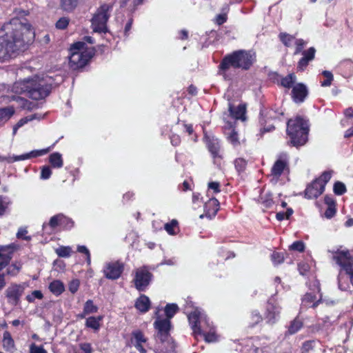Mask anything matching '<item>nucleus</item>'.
<instances>
[{
	"mask_svg": "<svg viewBox=\"0 0 353 353\" xmlns=\"http://www.w3.org/2000/svg\"><path fill=\"white\" fill-rule=\"evenodd\" d=\"M0 31V62L15 57L34 39L32 26L26 19L14 17L4 23Z\"/></svg>",
	"mask_w": 353,
	"mask_h": 353,
	"instance_id": "1",
	"label": "nucleus"
},
{
	"mask_svg": "<svg viewBox=\"0 0 353 353\" xmlns=\"http://www.w3.org/2000/svg\"><path fill=\"white\" fill-rule=\"evenodd\" d=\"M256 62V54L252 50H237L226 54L218 66V73L225 75L230 68L248 71Z\"/></svg>",
	"mask_w": 353,
	"mask_h": 353,
	"instance_id": "2",
	"label": "nucleus"
},
{
	"mask_svg": "<svg viewBox=\"0 0 353 353\" xmlns=\"http://www.w3.org/2000/svg\"><path fill=\"white\" fill-rule=\"evenodd\" d=\"M286 125V135L289 138L287 142L288 146L298 148L307 142L310 131L307 119L297 115L288 119Z\"/></svg>",
	"mask_w": 353,
	"mask_h": 353,
	"instance_id": "3",
	"label": "nucleus"
},
{
	"mask_svg": "<svg viewBox=\"0 0 353 353\" xmlns=\"http://www.w3.org/2000/svg\"><path fill=\"white\" fill-rule=\"evenodd\" d=\"M21 92L27 93V96L33 100H41L47 97L51 92L52 84L46 83L43 79H27L20 83Z\"/></svg>",
	"mask_w": 353,
	"mask_h": 353,
	"instance_id": "4",
	"label": "nucleus"
},
{
	"mask_svg": "<svg viewBox=\"0 0 353 353\" xmlns=\"http://www.w3.org/2000/svg\"><path fill=\"white\" fill-rule=\"evenodd\" d=\"M284 117V110L282 107L274 105L270 108L261 110L259 113L260 133L272 132L275 130L273 124L266 125L270 121H281Z\"/></svg>",
	"mask_w": 353,
	"mask_h": 353,
	"instance_id": "5",
	"label": "nucleus"
},
{
	"mask_svg": "<svg viewBox=\"0 0 353 353\" xmlns=\"http://www.w3.org/2000/svg\"><path fill=\"white\" fill-rule=\"evenodd\" d=\"M114 3H104L94 13L91 19V27L94 32L105 33L108 31L107 23L111 16Z\"/></svg>",
	"mask_w": 353,
	"mask_h": 353,
	"instance_id": "6",
	"label": "nucleus"
},
{
	"mask_svg": "<svg viewBox=\"0 0 353 353\" xmlns=\"http://www.w3.org/2000/svg\"><path fill=\"white\" fill-rule=\"evenodd\" d=\"M332 171H324L318 178L308 184L304 191L305 197L308 199H316L325 191L327 183L331 179Z\"/></svg>",
	"mask_w": 353,
	"mask_h": 353,
	"instance_id": "7",
	"label": "nucleus"
},
{
	"mask_svg": "<svg viewBox=\"0 0 353 353\" xmlns=\"http://www.w3.org/2000/svg\"><path fill=\"white\" fill-rule=\"evenodd\" d=\"M153 278L150 267L143 265L134 270L132 282L139 292H144L152 283Z\"/></svg>",
	"mask_w": 353,
	"mask_h": 353,
	"instance_id": "8",
	"label": "nucleus"
},
{
	"mask_svg": "<svg viewBox=\"0 0 353 353\" xmlns=\"http://www.w3.org/2000/svg\"><path fill=\"white\" fill-rule=\"evenodd\" d=\"M18 248L19 245L15 243L0 245V291L3 290L6 285L5 274L2 273L1 271L10 263L14 252Z\"/></svg>",
	"mask_w": 353,
	"mask_h": 353,
	"instance_id": "9",
	"label": "nucleus"
},
{
	"mask_svg": "<svg viewBox=\"0 0 353 353\" xmlns=\"http://www.w3.org/2000/svg\"><path fill=\"white\" fill-rule=\"evenodd\" d=\"M285 172H290V157L287 152H281L274 161L270 174L274 179H279Z\"/></svg>",
	"mask_w": 353,
	"mask_h": 353,
	"instance_id": "10",
	"label": "nucleus"
},
{
	"mask_svg": "<svg viewBox=\"0 0 353 353\" xmlns=\"http://www.w3.org/2000/svg\"><path fill=\"white\" fill-rule=\"evenodd\" d=\"M203 140L206 148L213 159L214 163H216L217 161H222L223 159V155L222 154L220 139L214 136L205 134Z\"/></svg>",
	"mask_w": 353,
	"mask_h": 353,
	"instance_id": "11",
	"label": "nucleus"
},
{
	"mask_svg": "<svg viewBox=\"0 0 353 353\" xmlns=\"http://www.w3.org/2000/svg\"><path fill=\"white\" fill-rule=\"evenodd\" d=\"M25 287L23 284L12 283L5 290L4 294L8 304L12 306L18 305L21 302Z\"/></svg>",
	"mask_w": 353,
	"mask_h": 353,
	"instance_id": "12",
	"label": "nucleus"
},
{
	"mask_svg": "<svg viewBox=\"0 0 353 353\" xmlns=\"http://www.w3.org/2000/svg\"><path fill=\"white\" fill-rule=\"evenodd\" d=\"M187 317L189 325L192 330V334L195 338L199 336V334L202 333L201 322L207 321L206 318L203 319L201 312L199 308H194V310L187 312Z\"/></svg>",
	"mask_w": 353,
	"mask_h": 353,
	"instance_id": "13",
	"label": "nucleus"
},
{
	"mask_svg": "<svg viewBox=\"0 0 353 353\" xmlns=\"http://www.w3.org/2000/svg\"><path fill=\"white\" fill-rule=\"evenodd\" d=\"M154 327L157 330L156 337L161 343H164L171 336L170 332L172 329V323L169 319H157L154 322Z\"/></svg>",
	"mask_w": 353,
	"mask_h": 353,
	"instance_id": "14",
	"label": "nucleus"
},
{
	"mask_svg": "<svg viewBox=\"0 0 353 353\" xmlns=\"http://www.w3.org/2000/svg\"><path fill=\"white\" fill-rule=\"evenodd\" d=\"M92 58L86 52H72L69 57V66L73 70L83 68Z\"/></svg>",
	"mask_w": 353,
	"mask_h": 353,
	"instance_id": "15",
	"label": "nucleus"
},
{
	"mask_svg": "<svg viewBox=\"0 0 353 353\" xmlns=\"http://www.w3.org/2000/svg\"><path fill=\"white\" fill-rule=\"evenodd\" d=\"M124 263L120 261L108 263L103 269L104 276L110 280L118 279L124 271Z\"/></svg>",
	"mask_w": 353,
	"mask_h": 353,
	"instance_id": "16",
	"label": "nucleus"
},
{
	"mask_svg": "<svg viewBox=\"0 0 353 353\" xmlns=\"http://www.w3.org/2000/svg\"><path fill=\"white\" fill-rule=\"evenodd\" d=\"M281 307L273 299H270L265 313V319L267 323L274 324L279 316Z\"/></svg>",
	"mask_w": 353,
	"mask_h": 353,
	"instance_id": "17",
	"label": "nucleus"
},
{
	"mask_svg": "<svg viewBox=\"0 0 353 353\" xmlns=\"http://www.w3.org/2000/svg\"><path fill=\"white\" fill-rule=\"evenodd\" d=\"M316 52V50L314 47H310L301 53L302 57L299 60L296 65L298 72H303L307 69L310 63L314 60Z\"/></svg>",
	"mask_w": 353,
	"mask_h": 353,
	"instance_id": "18",
	"label": "nucleus"
},
{
	"mask_svg": "<svg viewBox=\"0 0 353 353\" xmlns=\"http://www.w3.org/2000/svg\"><path fill=\"white\" fill-rule=\"evenodd\" d=\"M309 91L307 86L303 83H296L292 88L291 97L296 103H303L308 96Z\"/></svg>",
	"mask_w": 353,
	"mask_h": 353,
	"instance_id": "19",
	"label": "nucleus"
},
{
	"mask_svg": "<svg viewBox=\"0 0 353 353\" xmlns=\"http://www.w3.org/2000/svg\"><path fill=\"white\" fill-rule=\"evenodd\" d=\"M220 208L219 201L214 197L210 199L204 204L205 216L209 219L214 218Z\"/></svg>",
	"mask_w": 353,
	"mask_h": 353,
	"instance_id": "20",
	"label": "nucleus"
},
{
	"mask_svg": "<svg viewBox=\"0 0 353 353\" xmlns=\"http://www.w3.org/2000/svg\"><path fill=\"white\" fill-rule=\"evenodd\" d=\"M228 111L230 116L236 120L245 119L246 106L245 104H239L238 106H235L231 102L228 103Z\"/></svg>",
	"mask_w": 353,
	"mask_h": 353,
	"instance_id": "21",
	"label": "nucleus"
},
{
	"mask_svg": "<svg viewBox=\"0 0 353 353\" xmlns=\"http://www.w3.org/2000/svg\"><path fill=\"white\" fill-rule=\"evenodd\" d=\"M207 328L202 327V333L199 336H203L206 343H214L218 341V335L216 333L214 326L210 325L208 321H205Z\"/></svg>",
	"mask_w": 353,
	"mask_h": 353,
	"instance_id": "22",
	"label": "nucleus"
},
{
	"mask_svg": "<svg viewBox=\"0 0 353 353\" xmlns=\"http://www.w3.org/2000/svg\"><path fill=\"white\" fill-rule=\"evenodd\" d=\"M135 308L141 313L148 312L151 307V302L149 297L141 294L136 300L134 303Z\"/></svg>",
	"mask_w": 353,
	"mask_h": 353,
	"instance_id": "23",
	"label": "nucleus"
},
{
	"mask_svg": "<svg viewBox=\"0 0 353 353\" xmlns=\"http://www.w3.org/2000/svg\"><path fill=\"white\" fill-rule=\"evenodd\" d=\"M49 152V148L40 150H32L29 153H26L24 154L15 156L12 159V161H9L8 162H14V161H23L26 159H31V158H35L41 155H43Z\"/></svg>",
	"mask_w": 353,
	"mask_h": 353,
	"instance_id": "24",
	"label": "nucleus"
},
{
	"mask_svg": "<svg viewBox=\"0 0 353 353\" xmlns=\"http://www.w3.org/2000/svg\"><path fill=\"white\" fill-rule=\"evenodd\" d=\"M321 302V297L317 300L314 293H306L302 299V303L307 307H316Z\"/></svg>",
	"mask_w": 353,
	"mask_h": 353,
	"instance_id": "25",
	"label": "nucleus"
},
{
	"mask_svg": "<svg viewBox=\"0 0 353 353\" xmlns=\"http://www.w3.org/2000/svg\"><path fill=\"white\" fill-rule=\"evenodd\" d=\"M98 311V307L95 305L92 300H88L84 304L83 312L77 315V318L83 319L86 315L96 313Z\"/></svg>",
	"mask_w": 353,
	"mask_h": 353,
	"instance_id": "26",
	"label": "nucleus"
},
{
	"mask_svg": "<svg viewBox=\"0 0 353 353\" xmlns=\"http://www.w3.org/2000/svg\"><path fill=\"white\" fill-rule=\"evenodd\" d=\"M3 347L6 351L12 352L15 350L14 341L11 334L8 331H5L3 334Z\"/></svg>",
	"mask_w": 353,
	"mask_h": 353,
	"instance_id": "27",
	"label": "nucleus"
},
{
	"mask_svg": "<svg viewBox=\"0 0 353 353\" xmlns=\"http://www.w3.org/2000/svg\"><path fill=\"white\" fill-rule=\"evenodd\" d=\"M102 316H90L86 319L85 325L88 328L92 329L94 332H97L100 329V323L102 321Z\"/></svg>",
	"mask_w": 353,
	"mask_h": 353,
	"instance_id": "28",
	"label": "nucleus"
},
{
	"mask_svg": "<svg viewBox=\"0 0 353 353\" xmlns=\"http://www.w3.org/2000/svg\"><path fill=\"white\" fill-rule=\"evenodd\" d=\"M14 114V108L8 106L0 108V126L4 125Z\"/></svg>",
	"mask_w": 353,
	"mask_h": 353,
	"instance_id": "29",
	"label": "nucleus"
},
{
	"mask_svg": "<svg viewBox=\"0 0 353 353\" xmlns=\"http://www.w3.org/2000/svg\"><path fill=\"white\" fill-rule=\"evenodd\" d=\"M145 0H119V4L121 8H125L128 6V10L133 12H134L138 6L142 5Z\"/></svg>",
	"mask_w": 353,
	"mask_h": 353,
	"instance_id": "30",
	"label": "nucleus"
},
{
	"mask_svg": "<svg viewBox=\"0 0 353 353\" xmlns=\"http://www.w3.org/2000/svg\"><path fill=\"white\" fill-rule=\"evenodd\" d=\"M6 268V272L4 273L5 276H16L20 272L22 268V264L21 262L15 261L11 264L9 263Z\"/></svg>",
	"mask_w": 353,
	"mask_h": 353,
	"instance_id": "31",
	"label": "nucleus"
},
{
	"mask_svg": "<svg viewBox=\"0 0 353 353\" xmlns=\"http://www.w3.org/2000/svg\"><path fill=\"white\" fill-rule=\"evenodd\" d=\"M49 290L55 296H59L64 292L65 287L61 281L54 280L50 283Z\"/></svg>",
	"mask_w": 353,
	"mask_h": 353,
	"instance_id": "32",
	"label": "nucleus"
},
{
	"mask_svg": "<svg viewBox=\"0 0 353 353\" xmlns=\"http://www.w3.org/2000/svg\"><path fill=\"white\" fill-rule=\"evenodd\" d=\"M79 0H60L61 8L67 12H73L78 6Z\"/></svg>",
	"mask_w": 353,
	"mask_h": 353,
	"instance_id": "33",
	"label": "nucleus"
},
{
	"mask_svg": "<svg viewBox=\"0 0 353 353\" xmlns=\"http://www.w3.org/2000/svg\"><path fill=\"white\" fill-rule=\"evenodd\" d=\"M303 326V321L299 317H296L290 322V325L288 327L287 333L290 335L294 334L299 332Z\"/></svg>",
	"mask_w": 353,
	"mask_h": 353,
	"instance_id": "34",
	"label": "nucleus"
},
{
	"mask_svg": "<svg viewBox=\"0 0 353 353\" xmlns=\"http://www.w3.org/2000/svg\"><path fill=\"white\" fill-rule=\"evenodd\" d=\"M179 311V308L177 304L168 303L164 308L165 314V318L164 319H169L170 321Z\"/></svg>",
	"mask_w": 353,
	"mask_h": 353,
	"instance_id": "35",
	"label": "nucleus"
},
{
	"mask_svg": "<svg viewBox=\"0 0 353 353\" xmlns=\"http://www.w3.org/2000/svg\"><path fill=\"white\" fill-rule=\"evenodd\" d=\"M49 162L54 168H60L63 165L61 154L59 152H54L51 154L49 156Z\"/></svg>",
	"mask_w": 353,
	"mask_h": 353,
	"instance_id": "36",
	"label": "nucleus"
},
{
	"mask_svg": "<svg viewBox=\"0 0 353 353\" xmlns=\"http://www.w3.org/2000/svg\"><path fill=\"white\" fill-rule=\"evenodd\" d=\"M296 79V77L294 73H290L287 76L281 78V85L288 89L292 88Z\"/></svg>",
	"mask_w": 353,
	"mask_h": 353,
	"instance_id": "37",
	"label": "nucleus"
},
{
	"mask_svg": "<svg viewBox=\"0 0 353 353\" xmlns=\"http://www.w3.org/2000/svg\"><path fill=\"white\" fill-rule=\"evenodd\" d=\"M234 165L236 171L238 172L239 174H241L244 173L246 170L247 165H248V161L245 160L244 158H236L234 161Z\"/></svg>",
	"mask_w": 353,
	"mask_h": 353,
	"instance_id": "38",
	"label": "nucleus"
},
{
	"mask_svg": "<svg viewBox=\"0 0 353 353\" xmlns=\"http://www.w3.org/2000/svg\"><path fill=\"white\" fill-rule=\"evenodd\" d=\"M74 225V222L72 219L65 216L61 214V221H60V228L63 230H71Z\"/></svg>",
	"mask_w": 353,
	"mask_h": 353,
	"instance_id": "39",
	"label": "nucleus"
},
{
	"mask_svg": "<svg viewBox=\"0 0 353 353\" xmlns=\"http://www.w3.org/2000/svg\"><path fill=\"white\" fill-rule=\"evenodd\" d=\"M163 345V351L164 353H176V345L174 339L170 336L169 339L161 343Z\"/></svg>",
	"mask_w": 353,
	"mask_h": 353,
	"instance_id": "40",
	"label": "nucleus"
},
{
	"mask_svg": "<svg viewBox=\"0 0 353 353\" xmlns=\"http://www.w3.org/2000/svg\"><path fill=\"white\" fill-rule=\"evenodd\" d=\"M279 39L281 42L287 48L292 46V43L295 41V37L286 32H280L279 34Z\"/></svg>",
	"mask_w": 353,
	"mask_h": 353,
	"instance_id": "41",
	"label": "nucleus"
},
{
	"mask_svg": "<svg viewBox=\"0 0 353 353\" xmlns=\"http://www.w3.org/2000/svg\"><path fill=\"white\" fill-rule=\"evenodd\" d=\"M178 225V221L176 219H172L170 222L165 224L164 228L169 234L174 235L179 230Z\"/></svg>",
	"mask_w": 353,
	"mask_h": 353,
	"instance_id": "42",
	"label": "nucleus"
},
{
	"mask_svg": "<svg viewBox=\"0 0 353 353\" xmlns=\"http://www.w3.org/2000/svg\"><path fill=\"white\" fill-rule=\"evenodd\" d=\"M61 213L57 214L53 216H52L49 221L48 224H43V230L48 225L51 229L54 230L57 227L60 228V221H61Z\"/></svg>",
	"mask_w": 353,
	"mask_h": 353,
	"instance_id": "43",
	"label": "nucleus"
},
{
	"mask_svg": "<svg viewBox=\"0 0 353 353\" xmlns=\"http://www.w3.org/2000/svg\"><path fill=\"white\" fill-rule=\"evenodd\" d=\"M227 140L234 146L240 145L239 134L234 128H232L231 132L226 137Z\"/></svg>",
	"mask_w": 353,
	"mask_h": 353,
	"instance_id": "44",
	"label": "nucleus"
},
{
	"mask_svg": "<svg viewBox=\"0 0 353 353\" xmlns=\"http://www.w3.org/2000/svg\"><path fill=\"white\" fill-rule=\"evenodd\" d=\"M70 19L68 17H62L59 18L55 23V28L57 30H64L67 29L69 26Z\"/></svg>",
	"mask_w": 353,
	"mask_h": 353,
	"instance_id": "45",
	"label": "nucleus"
},
{
	"mask_svg": "<svg viewBox=\"0 0 353 353\" xmlns=\"http://www.w3.org/2000/svg\"><path fill=\"white\" fill-rule=\"evenodd\" d=\"M322 74L323 75V77L325 79L323 81H321V85L322 87L330 86L332 84V82L334 80V76H333L332 73L328 70H323L322 72Z\"/></svg>",
	"mask_w": 353,
	"mask_h": 353,
	"instance_id": "46",
	"label": "nucleus"
},
{
	"mask_svg": "<svg viewBox=\"0 0 353 353\" xmlns=\"http://www.w3.org/2000/svg\"><path fill=\"white\" fill-rule=\"evenodd\" d=\"M72 249L70 246L61 245L56 249V254L59 257L67 258L71 255Z\"/></svg>",
	"mask_w": 353,
	"mask_h": 353,
	"instance_id": "47",
	"label": "nucleus"
},
{
	"mask_svg": "<svg viewBox=\"0 0 353 353\" xmlns=\"http://www.w3.org/2000/svg\"><path fill=\"white\" fill-rule=\"evenodd\" d=\"M251 322L250 327H253L263 321V317L257 310L252 311L250 315Z\"/></svg>",
	"mask_w": 353,
	"mask_h": 353,
	"instance_id": "48",
	"label": "nucleus"
},
{
	"mask_svg": "<svg viewBox=\"0 0 353 353\" xmlns=\"http://www.w3.org/2000/svg\"><path fill=\"white\" fill-rule=\"evenodd\" d=\"M333 191L335 194L341 196L347 192V188L343 183L341 181H336L334 184Z\"/></svg>",
	"mask_w": 353,
	"mask_h": 353,
	"instance_id": "49",
	"label": "nucleus"
},
{
	"mask_svg": "<svg viewBox=\"0 0 353 353\" xmlns=\"http://www.w3.org/2000/svg\"><path fill=\"white\" fill-rule=\"evenodd\" d=\"M285 259L284 252H273L271 254V260L274 265L283 263Z\"/></svg>",
	"mask_w": 353,
	"mask_h": 353,
	"instance_id": "50",
	"label": "nucleus"
},
{
	"mask_svg": "<svg viewBox=\"0 0 353 353\" xmlns=\"http://www.w3.org/2000/svg\"><path fill=\"white\" fill-rule=\"evenodd\" d=\"M295 44V50L294 52V55H296L302 53L304 50L303 48L306 46L307 42L303 39H296L294 41Z\"/></svg>",
	"mask_w": 353,
	"mask_h": 353,
	"instance_id": "51",
	"label": "nucleus"
},
{
	"mask_svg": "<svg viewBox=\"0 0 353 353\" xmlns=\"http://www.w3.org/2000/svg\"><path fill=\"white\" fill-rule=\"evenodd\" d=\"M17 101L19 102L20 107L24 110H32L36 107L35 104L24 98L19 97Z\"/></svg>",
	"mask_w": 353,
	"mask_h": 353,
	"instance_id": "52",
	"label": "nucleus"
},
{
	"mask_svg": "<svg viewBox=\"0 0 353 353\" xmlns=\"http://www.w3.org/2000/svg\"><path fill=\"white\" fill-rule=\"evenodd\" d=\"M132 336L134 339V343H145L147 342V338L144 336L143 333L141 330H136L132 332Z\"/></svg>",
	"mask_w": 353,
	"mask_h": 353,
	"instance_id": "53",
	"label": "nucleus"
},
{
	"mask_svg": "<svg viewBox=\"0 0 353 353\" xmlns=\"http://www.w3.org/2000/svg\"><path fill=\"white\" fill-rule=\"evenodd\" d=\"M43 298V295L40 290H34L30 294L26 296V300L29 303H33L36 299L41 300Z\"/></svg>",
	"mask_w": 353,
	"mask_h": 353,
	"instance_id": "54",
	"label": "nucleus"
},
{
	"mask_svg": "<svg viewBox=\"0 0 353 353\" xmlns=\"http://www.w3.org/2000/svg\"><path fill=\"white\" fill-rule=\"evenodd\" d=\"M314 343L313 340L305 341L301 347V353H310L314 350Z\"/></svg>",
	"mask_w": 353,
	"mask_h": 353,
	"instance_id": "55",
	"label": "nucleus"
},
{
	"mask_svg": "<svg viewBox=\"0 0 353 353\" xmlns=\"http://www.w3.org/2000/svg\"><path fill=\"white\" fill-rule=\"evenodd\" d=\"M262 199V205L265 208H270L274 205V201L270 194H266L263 197H261Z\"/></svg>",
	"mask_w": 353,
	"mask_h": 353,
	"instance_id": "56",
	"label": "nucleus"
},
{
	"mask_svg": "<svg viewBox=\"0 0 353 353\" xmlns=\"http://www.w3.org/2000/svg\"><path fill=\"white\" fill-rule=\"evenodd\" d=\"M36 119V114H32L30 116L25 117L21 119L14 127V131H15L17 128L22 127L24 124L27 123L29 121H32Z\"/></svg>",
	"mask_w": 353,
	"mask_h": 353,
	"instance_id": "57",
	"label": "nucleus"
},
{
	"mask_svg": "<svg viewBox=\"0 0 353 353\" xmlns=\"http://www.w3.org/2000/svg\"><path fill=\"white\" fill-rule=\"evenodd\" d=\"M290 249L303 252L305 250V244L301 241H296L290 246Z\"/></svg>",
	"mask_w": 353,
	"mask_h": 353,
	"instance_id": "58",
	"label": "nucleus"
},
{
	"mask_svg": "<svg viewBox=\"0 0 353 353\" xmlns=\"http://www.w3.org/2000/svg\"><path fill=\"white\" fill-rule=\"evenodd\" d=\"M85 43L84 42L77 41V42L74 43L71 46V47L70 48V52H82L81 50L85 48Z\"/></svg>",
	"mask_w": 353,
	"mask_h": 353,
	"instance_id": "59",
	"label": "nucleus"
},
{
	"mask_svg": "<svg viewBox=\"0 0 353 353\" xmlns=\"http://www.w3.org/2000/svg\"><path fill=\"white\" fill-rule=\"evenodd\" d=\"M30 353H48V352L43 345L39 346L35 343H32L30 345Z\"/></svg>",
	"mask_w": 353,
	"mask_h": 353,
	"instance_id": "60",
	"label": "nucleus"
},
{
	"mask_svg": "<svg viewBox=\"0 0 353 353\" xmlns=\"http://www.w3.org/2000/svg\"><path fill=\"white\" fill-rule=\"evenodd\" d=\"M79 285L80 282L78 279L72 280L68 284L69 291L72 294L76 293L79 290Z\"/></svg>",
	"mask_w": 353,
	"mask_h": 353,
	"instance_id": "61",
	"label": "nucleus"
},
{
	"mask_svg": "<svg viewBox=\"0 0 353 353\" xmlns=\"http://www.w3.org/2000/svg\"><path fill=\"white\" fill-rule=\"evenodd\" d=\"M77 251L80 253L84 254L86 256V261L88 264L91 263V256L90 251L85 245H79L77 247Z\"/></svg>",
	"mask_w": 353,
	"mask_h": 353,
	"instance_id": "62",
	"label": "nucleus"
},
{
	"mask_svg": "<svg viewBox=\"0 0 353 353\" xmlns=\"http://www.w3.org/2000/svg\"><path fill=\"white\" fill-rule=\"evenodd\" d=\"M28 230L25 228H20L17 233V237L19 239L30 241L31 237L27 236Z\"/></svg>",
	"mask_w": 353,
	"mask_h": 353,
	"instance_id": "63",
	"label": "nucleus"
},
{
	"mask_svg": "<svg viewBox=\"0 0 353 353\" xmlns=\"http://www.w3.org/2000/svg\"><path fill=\"white\" fill-rule=\"evenodd\" d=\"M52 174V170L48 165L43 166L41 172V178L43 179H48Z\"/></svg>",
	"mask_w": 353,
	"mask_h": 353,
	"instance_id": "64",
	"label": "nucleus"
}]
</instances>
